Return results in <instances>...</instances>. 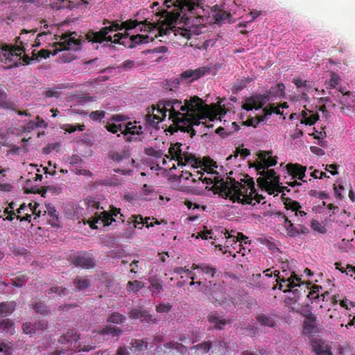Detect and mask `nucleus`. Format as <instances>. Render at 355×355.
<instances>
[{"mask_svg":"<svg viewBox=\"0 0 355 355\" xmlns=\"http://www.w3.org/2000/svg\"><path fill=\"white\" fill-rule=\"evenodd\" d=\"M73 284L76 288V291H80L89 288L91 285L90 280L80 276H77L73 279Z\"/></svg>","mask_w":355,"mask_h":355,"instance_id":"2f4dec72","label":"nucleus"},{"mask_svg":"<svg viewBox=\"0 0 355 355\" xmlns=\"http://www.w3.org/2000/svg\"><path fill=\"white\" fill-rule=\"evenodd\" d=\"M130 155L128 150H122L121 152H114L109 155V158L112 161L119 163L123 160H130Z\"/></svg>","mask_w":355,"mask_h":355,"instance_id":"473e14b6","label":"nucleus"},{"mask_svg":"<svg viewBox=\"0 0 355 355\" xmlns=\"http://www.w3.org/2000/svg\"><path fill=\"white\" fill-rule=\"evenodd\" d=\"M308 290V294L306 295L307 297H309L312 301H315L316 300L320 299L319 292L322 289V286L319 285H312L311 282H306L305 289Z\"/></svg>","mask_w":355,"mask_h":355,"instance_id":"cd10ccee","label":"nucleus"},{"mask_svg":"<svg viewBox=\"0 0 355 355\" xmlns=\"http://www.w3.org/2000/svg\"><path fill=\"white\" fill-rule=\"evenodd\" d=\"M209 73V68L207 67H202L195 69H187L181 73L180 76L182 79L187 80L190 78L191 81H193Z\"/></svg>","mask_w":355,"mask_h":355,"instance_id":"a211bd4d","label":"nucleus"},{"mask_svg":"<svg viewBox=\"0 0 355 355\" xmlns=\"http://www.w3.org/2000/svg\"><path fill=\"white\" fill-rule=\"evenodd\" d=\"M85 38L89 42L102 44L103 42L111 41L112 36L108 35L103 27L98 31L89 30L85 34Z\"/></svg>","mask_w":355,"mask_h":355,"instance_id":"dca6fc26","label":"nucleus"},{"mask_svg":"<svg viewBox=\"0 0 355 355\" xmlns=\"http://www.w3.org/2000/svg\"><path fill=\"white\" fill-rule=\"evenodd\" d=\"M12 321L9 318L0 320V329L11 335L15 333Z\"/></svg>","mask_w":355,"mask_h":355,"instance_id":"c9c22d12","label":"nucleus"},{"mask_svg":"<svg viewBox=\"0 0 355 355\" xmlns=\"http://www.w3.org/2000/svg\"><path fill=\"white\" fill-rule=\"evenodd\" d=\"M256 318L257 322L262 326L273 327L275 325V322L272 316L261 313L258 315Z\"/></svg>","mask_w":355,"mask_h":355,"instance_id":"72a5a7b5","label":"nucleus"},{"mask_svg":"<svg viewBox=\"0 0 355 355\" xmlns=\"http://www.w3.org/2000/svg\"><path fill=\"white\" fill-rule=\"evenodd\" d=\"M150 282L149 288L155 294H159L163 291V286L161 281L156 276H151L148 278Z\"/></svg>","mask_w":355,"mask_h":355,"instance_id":"7c9ffc66","label":"nucleus"},{"mask_svg":"<svg viewBox=\"0 0 355 355\" xmlns=\"http://www.w3.org/2000/svg\"><path fill=\"white\" fill-rule=\"evenodd\" d=\"M311 227L313 231L319 233L324 234L327 232V229L322 225L318 220L313 219L311 221Z\"/></svg>","mask_w":355,"mask_h":355,"instance_id":"09e8293b","label":"nucleus"},{"mask_svg":"<svg viewBox=\"0 0 355 355\" xmlns=\"http://www.w3.org/2000/svg\"><path fill=\"white\" fill-rule=\"evenodd\" d=\"M47 293L49 294L56 293L60 297H64L68 293V291L66 288L62 286H53L47 291Z\"/></svg>","mask_w":355,"mask_h":355,"instance_id":"de8ad7c7","label":"nucleus"},{"mask_svg":"<svg viewBox=\"0 0 355 355\" xmlns=\"http://www.w3.org/2000/svg\"><path fill=\"white\" fill-rule=\"evenodd\" d=\"M202 107V99L197 96L186 99L184 105H182L181 101L173 99L172 114H170V120L172 121L173 124L170 126H175L178 124L185 113L199 112Z\"/></svg>","mask_w":355,"mask_h":355,"instance_id":"39448f33","label":"nucleus"},{"mask_svg":"<svg viewBox=\"0 0 355 355\" xmlns=\"http://www.w3.org/2000/svg\"><path fill=\"white\" fill-rule=\"evenodd\" d=\"M123 127V125L122 124L116 125L114 123H107L105 125L106 130L108 132H112L113 134L116 133L119 130H121Z\"/></svg>","mask_w":355,"mask_h":355,"instance_id":"680f3d73","label":"nucleus"},{"mask_svg":"<svg viewBox=\"0 0 355 355\" xmlns=\"http://www.w3.org/2000/svg\"><path fill=\"white\" fill-rule=\"evenodd\" d=\"M201 116V113L198 112L185 113V115L179 121L178 124L175 126H169L167 131L171 132V134H173L180 130L181 132L189 133V136L193 137L196 133L193 127L194 125H199L200 123L205 124V123L200 122V119H205L206 118H202Z\"/></svg>","mask_w":355,"mask_h":355,"instance_id":"423d86ee","label":"nucleus"},{"mask_svg":"<svg viewBox=\"0 0 355 355\" xmlns=\"http://www.w3.org/2000/svg\"><path fill=\"white\" fill-rule=\"evenodd\" d=\"M80 340V336L75 329H70L63 334L59 339L61 344H69V349L75 348L76 345H78Z\"/></svg>","mask_w":355,"mask_h":355,"instance_id":"6ab92c4d","label":"nucleus"},{"mask_svg":"<svg viewBox=\"0 0 355 355\" xmlns=\"http://www.w3.org/2000/svg\"><path fill=\"white\" fill-rule=\"evenodd\" d=\"M208 297L215 306H221L227 301L223 288L216 284L210 289Z\"/></svg>","mask_w":355,"mask_h":355,"instance_id":"2eb2a0df","label":"nucleus"},{"mask_svg":"<svg viewBox=\"0 0 355 355\" xmlns=\"http://www.w3.org/2000/svg\"><path fill=\"white\" fill-rule=\"evenodd\" d=\"M71 261L75 266L87 270L94 268L96 264L93 255L87 252L71 255Z\"/></svg>","mask_w":355,"mask_h":355,"instance_id":"1a4fd4ad","label":"nucleus"},{"mask_svg":"<svg viewBox=\"0 0 355 355\" xmlns=\"http://www.w3.org/2000/svg\"><path fill=\"white\" fill-rule=\"evenodd\" d=\"M80 40L71 37V35H63L61 41L55 44L56 48L53 55H56L58 51L66 50H78L80 49Z\"/></svg>","mask_w":355,"mask_h":355,"instance_id":"f8f14e48","label":"nucleus"},{"mask_svg":"<svg viewBox=\"0 0 355 355\" xmlns=\"http://www.w3.org/2000/svg\"><path fill=\"white\" fill-rule=\"evenodd\" d=\"M16 308L15 302H6L0 303V315L8 316L10 315Z\"/></svg>","mask_w":355,"mask_h":355,"instance_id":"c756f323","label":"nucleus"},{"mask_svg":"<svg viewBox=\"0 0 355 355\" xmlns=\"http://www.w3.org/2000/svg\"><path fill=\"white\" fill-rule=\"evenodd\" d=\"M284 90L285 85L283 83H280L277 84L275 87H271L270 91L276 96H284L285 94Z\"/></svg>","mask_w":355,"mask_h":355,"instance_id":"8fccbe9b","label":"nucleus"},{"mask_svg":"<svg viewBox=\"0 0 355 355\" xmlns=\"http://www.w3.org/2000/svg\"><path fill=\"white\" fill-rule=\"evenodd\" d=\"M27 278L24 275L17 277L12 279V285L15 287L21 288L23 286Z\"/></svg>","mask_w":355,"mask_h":355,"instance_id":"0e129e2a","label":"nucleus"},{"mask_svg":"<svg viewBox=\"0 0 355 355\" xmlns=\"http://www.w3.org/2000/svg\"><path fill=\"white\" fill-rule=\"evenodd\" d=\"M144 152L147 155L155 158H161L164 155L163 152L161 150H156L153 147L145 148Z\"/></svg>","mask_w":355,"mask_h":355,"instance_id":"603ef678","label":"nucleus"},{"mask_svg":"<svg viewBox=\"0 0 355 355\" xmlns=\"http://www.w3.org/2000/svg\"><path fill=\"white\" fill-rule=\"evenodd\" d=\"M99 220H101L104 226H108L115 220L112 218V216L107 212L103 211L98 218H94L92 220L89 221L90 227L94 230L98 229V226L96 224L98 223Z\"/></svg>","mask_w":355,"mask_h":355,"instance_id":"5701e85b","label":"nucleus"},{"mask_svg":"<svg viewBox=\"0 0 355 355\" xmlns=\"http://www.w3.org/2000/svg\"><path fill=\"white\" fill-rule=\"evenodd\" d=\"M286 170L288 173L293 177V178H297L302 181L305 182L303 178L305 176L306 167L303 166L299 164H288L286 165Z\"/></svg>","mask_w":355,"mask_h":355,"instance_id":"aec40b11","label":"nucleus"},{"mask_svg":"<svg viewBox=\"0 0 355 355\" xmlns=\"http://www.w3.org/2000/svg\"><path fill=\"white\" fill-rule=\"evenodd\" d=\"M319 119V115L318 113L313 114L310 116H308L306 119H302L301 123L305 125H314L317 121Z\"/></svg>","mask_w":355,"mask_h":355,"instance_id":"13d9d810","label":"nucleus"},{"mask_svg":"<svg viewBox=\"0 0 355 355\" xmlns=\"http://www.w3.org/2000/svg\"><path fill=\"white\" fill-rule=\"evenodd\" d=\"M105 112L103 110L92 111L89 114V119L95 122H100L105 117Z\"/></svg>","mask_w":355,"mask_h":355,"instance_id":"49530a36","label":"nucleus"},{"mask_svg":"<svg viewBox=\"0 0 355 355\" xmlns=\"http://www.w3.org/2000/svg\"><path fill=\"white\" fill-rule=\"evenodd\" d=\"M216 183L220 185L216 184L214 189L219 190L220 196L225 199L229 198L233 202L242 204H251L253 199L260 202L257 198L259 195L256 191L254 180L248 175L246 179H241V182L230 177H227L225 180L217 178Z\"/></svg>","mask_w":355,"mask_h":355,"instance_id":"f03ea898","label":"nucleus"},{"mask_svg":"<svg viewBox=\"0 0 355 355\" xmlns=\"http://www.w3.org/2000/svg\"><path fill=\"white\" fill-rule=\"evenodd\" d=\"M182 144L176 142L171 144L168 149L169 155H166L167 158L171 157L178 162V166L191 164L195 168H202L209 174L218 175V173L213 168H217L216 163L209 157H205L203 160L196 158L194 155L187 151H183L181 148Z\"/></svg>","mask_w":355,"mask_h":355,"instance_id":"7ed1b4c3","label":"nucleus"},{"mask_svg":"<svg viewBox=\"0 0 355 355\" xmlns=\"http://www.w3.org/2000/svg\"><path fill=\"white\" fill-rule=\"evenodd\" d=\"M22 330L24 333L26 334H33L35 333V329H34L33 323L25 322L22 324Z\"/></svg>","mask_w":355,"mask_h":355,"instance_id":"69168bd1","label":"nucleus"},{"mask_svg":"<svg viewBox=\"0 0 355 355\" xmlns=\"http://www.w3.org/2000/svg\"><path fill=\"white\" fill-rule=\"evenodd\" d=\"M12 351V344L10 342H0V352H4L6 355L11 354Z\"/></svg>","mask_w":355,"mask_h":355,"instance_id":"6e6d98bb","label":"nucleus"},{"mask_svg":"<svg viewBox=\"0 0 355 355\" xmlns=\"http://www.w3.org/2000/svg\"><path fill=\"white\" fill-rule=\"evenodd\" d=\"M144 286V284L141 282L135 280L133 282L129 281L127 284L126 290L128 292H132L134 293H137L139 290H140Z\"/></svg>","mask_w":355,"mask_h":355,"instance_id":"37998d69","label":"nucleus"},{"mask_svg":"<svg viewBox=\"0 0 355 355\" xmlns=\"http://www.w3.org/2000/svg\"><path fill=\"white\" fill-rule=\"evenodd\" d=\"M304 320L303 322L304 330L308 334L316 333V316L312 313L304 314Z\"/></svg>","mask_w":355,"mask_h":355,"instance_id":"4be33fe9","label":"nucleus"},{"mask_svg":"<svg viewBox=\"0 0 355 355\" xmlns=\"http://www.w3.org/2000/svg\"><path fill=\"white\" fill-rule=\"evenodd\" d=\"M239 155L243 157V159H244L245 157L250 155V151L247 148H243L241 146H239L236 148L234 154L230 155L227 158V161L231 160L233 157L236 158L239 156Z\"/></svg>","mask_w":355,"mask_h":355,"instance_id":"79ce46f5","label":"nucleus"},{"mask_svg":"<svg viewBox=\"0 0 355 355\" xmlns=\"http://www.w3.org/2000/svg\"><path fill=\"white\" fill-rule=\"evenodd\" d=\"M297 222L299 223H297L295 225L289 218H285L284 228L286 236L294 238L300 234H307L309 233L308 227L302 224V220L298 219Z\"/></svg>","mask_w":355,"mask_h":355,"instance_id":"ddd939ff","label":"nucleus"},{"mask_svg":"<svg viewBox=\"0 0 355 355\" xmlns=\"http://www.w3.org/2000/svg\"><path fill=\"white\" fill-rule=\"evenodd\" d=\"M23 52H25V48L23 46L1 44L0 45V62L8 64L10 67H17V61L14 60V58H19Z\"/></svg>","mask_w":355,"mask_h":355,"instance_id":"0eeeda50","label":"nucleus"},{"mask_svg":"<svg viewBox=\"0 0 355 355\" xmlns=\"http://www.w3.org/2000/svg\"><path fill=\"white\" fill-rule=\"evenodd\" d=\"M173 108V99L164 100L157 104V113L162 114L164 118H166V113L168 112V119H170V114H172Z\"/></svg>","mask_w":355,"mask_h":355,"instance_id":"a878e982","label":"nucleus"},{"mask_svg":"<svg viewBox=\"0 0 355 355\" xmlns=\"http://www.w3.org/2000/svg\"><path fill=\"white\" fill-rule=\"evenodd\" d=\"M208 321L215 324V328L222 329L226 325L227 321L223 318L216 311L211 312L208 315Z\"/></svg>","mask_w":355,"mask_h":355,"instance_id":"bb28decb","label":"nucleus"},{"mask_svg":"<svg viewBox=\"0 0 355 355\" xmlns=\"http://www.w3.org/2000/svg\"><path fill=\"white\" fill-rule=\"evenodd\" d=\"M33 326L35 331L37 330L44 331L48 328V322L45 320H42L33 323Z\"/></svg>","mask_w":355,"mask_h":355,"instance_id":"774afa93","label":"nucleus"},{"mask_svg":"<svg viewBox=\"0 0 355 355\" xmlns=\"http://www.w3.org/2000/svg\"><path fill=\"white\" fill-rule=\"evenodd\" d=\"M103 24L105 26L104 28L108 35L110 33L123 30V22L119 20L110 21L107 19H104Z\"/></svg>","mask_w":355,"mask_h":355,"instance_id":"c85d7f7f","label":"nucleus"},{"mask_svg":"<svg viewBox=\"0 0 355 355\" xmlns=\"http://www.w3.org/2000/svg\"><path fill=\"white\" fill-rule=\"evenodd\" d=\"M312 352L316 355H333L329 345L323 340L313 338L310 341Z\"/></svg>","mask_w":355,"mask_h":355,"instance_id":"f3484780","label":"nucleus"},{"mask_svg":"<svg viewBox=\"0 0 355 355\" xmlns=\"http://www.w3.org/2000/svg\"><path fill=\"white\" fill-rule=\"evenodd\" d=\"M285 191L287 192H290L291 189H288L287 187L281 186L279 182V183H277V185L275 187L270 189V191L268 192V193L274 194L275 192L284 193V192Z\"/></svg>","mask_w":355,"mask_h":355,"instance_id":"052dcab7","label":"nucleus"},{"mask_svg":"<svg viewBox=\"0 0 355 355\" xmlns=\"http://www.w3.org/2000/svg\"><path fill=\"white\" fill-rule=\"evenodd\" d=\"M274 276L277 277L276 281L278 284L276 285L273 288L275 289L277 288L279 290H282L284 284H286L285 285L286 289L283 290L284 293L286 292H292L293 297H288L286 299V303L287 304H295L297 302L300 295H302L301 291L303 290L304 294H306V283L302 282L301 279L297 277L294 272L292 273L290 277L285 278L284 276L281 277L279 275L280 272L278 270H275Z\"/></svg>","mask_w":355,"mask_h":355,"instance_id":"20e7f679","label":"nucleus"},{"mask_svg":"<svg viewBox=\"0 0 355 355\" xmlns=\"http://www.w3.org/2000/svg\"><path fill=\"white\" fill-rule=\"evenodd\" d=\"M281 198L284 202V205H285V208L287 210L294 211L295 216H297V211H300V209L302 208L301 205L297 201L293 200L288 197H286L285 193L282 194Z\"/></svg>","mask_w":355,"mask_h":355,"instance_id":"393cba45","label":"nucleus"},{"mask_svg":"<svg viewBox=\"0 0 355 355\" xmlns=\"http://www.w3.org/2000/svg\"><path fill=\"white\" fill-rule=\"evenodd\" d=\"M270 151H260L258 154L259 160L250 165V167L255 168L257 172L261 169H267L270 166H275L277 163V157H272Z\"/></svg>","mask_w":355,"mask_h":355,"instance_id":"9d476101","label":"nucleus"},{"mask_svg":"<svg viewBox=\"0 0 355 355\" xmlns=\"http://www.w3.org/2000/svg\"><path fill=\"white\" fill-rule=\"evenodd\" d=\"M202 110H200L202 118H208L210 121H214L218 116L225 114V107L216 104L207 105L202 100Z\"/></svg>","mask_w":355,"mask_h":355,"instance_id":"9b49d317","label":"nucleus"},{"mask_svg":"<svg viewBox=\"0 0 355 355\" xmlns=\"http://www.w3.org/2000/svg\"><path fill=\"white\" fill-rule=\"evenodd\" d=\"M129 317L131 319H140L141 322H148L152 321L151 315L146 310L141 309H133L129 313Z\"/></svg>","mask_w":355,"mask_h":355,"instance_id":"b1692460","label":"nucleus"},{"mask_svg":"<svg viewBox=\"0 0 355 355\" xmlns=\"http://www.w3.org/2000/svg\"><path fill=\"white\" fill-rule=\"evenodd\" d=\"M227 348V343L223 340H216L212 347V352L215 354H224Z\"/></svg>","mask_w":355,"mask_h":355,"instance_id":"58836bf2","label":"nucleus"},{"mask_svg":"<svg viewBox=\"0 0 355 355\" xmlns=\"http://www.w3.org/2000/svg\"><path fill=\"white\" fill-rule=\"evenodd\" d=\"M95 343H93L92 342L89 341H81L80 340L78 345H75V348L77 349L78 351H83V352H89L92 349H94L96 348Z\"/></svg>","mask_w":355,"mask_h":355,"instance_id":"a19ab883","label":"nucleus"},{"mask_svg":"<svg viewBox=\"0 0 355 355\" xmlns=\"http://www.w3.org/2000/svg\"><path fill=\"white\" fill-rule=\"evenodd\" d=\"M261 175L257 178V182L259 187L268 192L270 191V189L275 187L277 183L279 182V177L276 175V172L274 169H261L260 172H257Z\"/></svg>","mask_w":355,"mask_h":355,"instance_id":"6e6552de","label":"nucleus"},{"mask_svg":"<svg viewBox=\"0 0 355 355\" xmlns=\"http://www.w3.org/2000/svg\"><path fill=\"white\" fill-rule=\"evenodd\" d=\"M149 42V36L148 35H135L130 37L127 42H123L122 45L128 49H133L137 45L146 44Z\"/></svg>","mask_w":355,"mask_h":355,"instance_id":"412c9836","label":"nucleus"},{"mask_svg":"<svg viewBox=\"0 0 355 355\" xmlns=\"http://www.w3.org/2000/svg\"><path fill=\"white\" fill-rule=\"evenodd\" d=\"M200 270L205 275L214 277L216 274V270L215 268L211 267L206 263H200Z\"/></svg>","mask_w":355,"mask_h":355,"instance_id":"3c124183","label":"nucleus"},{"mask_svg":"<svg viewBox=\"0 0 355 355\" xmlns=\"http://www.w3.org/2000/svg\"><path fill=\"white\" fill-rule=\"evenodd\" d=\"M85 128L84 125H71V124H65L64 125V130L69 133H73L76 131H83Z\"/></svg>","mask_w":355,"mask_h":355,"instance_id":"864d4df0","label":"nucleus"},{"mask_svg":"<svg viewBox=\"0 0 355 355\" xmlns=\"http://www.w3.org/2000/svg\"><path fill=\"white\" fill-rule=\"evenodd\" d=\"M211 348V343L209 341L203 342L202 343L196 345L191 347V349H202L204 352H207Z\"/></svg>","mask_w":355,"mask_h":355,"instance_id":"bf43d9fd","label":"nucleus"},{"mask_svg":"<svg viewBox=\"0 0 355 355\" xmlns=\"http://www.w3.org/2000/svg\"><path fill=\"white\" fill-rule=\"evenodd\" d=\"M34 311L42 315H47L49 313V309L46 304L42 302L35 301L32 304Z\"/></svg>","mask_w":355,"mask_h":355,"instance_id":"ea45409f","label":"nucleus"},{"mask_svg":"<svg viewBox=\"0 0 355 355\" xmlns=\"http://www.w3.org/2000/svg\"><path fill=\"white\" fill-rule=\"evenodd\" d=\"M217 178H221L218 175H216L213 178H202L201 181H202V183H205L206 184H214V185H213V187L211 188H208L207 187H206V189H208V190L215 191L216 193H218L220 194V191L218 190V189H214V186L216 184V185H220L219 183H218V184L216 183V179H217Z\"/></svg>","mask_w":355,"mask_h":355,"instance_id":"a18cd8bd","label":"nucleus"},{"mask_svg":"<svg viewBox=\"0 0 355 355\" xmlns=\"http://www.w3.org/2000/svg\"><path fill=\"white\" fill-rule=\"evenodd\" d=\"M132 219L130 223H134L135 228L142 229L144 227V218L141 215H133L130 218Z\"/></svg>","mask_w":355,"mask_h":355,"instance_id":"5fc2aeb1","label":"nucleus"},{"mask_svg":"<svg viewBox=\"0 0 355 355\" xmlns=\"http://www.w3.org/2000/svg\"><path fill=\"white\" fill-rule=\"evenodd\" d=\"M164 6L166 8L157 12L162 21H153L145 18L139 21L138 19H128L123 22V29L125 31L135 28L138 25H143L141 31L153 32L158 31L155 37L168 35L174 24L178 19L187 21L189 17H197L200 16V11L202 9V3L200 0H165Z\"/></svg>","mask_w":355,"mask_h":355,"instance_id":"f257e3e1","label":"nucleus"},{"mask_svg":"<svg viewBox=\"0 0 355 355\" xmlns=\"http://www.w3.org/2000/svg\"><path fill=\"white\" fill-rule=\"evenodd\" d=\"M125 320V317L118 312L112 313L107 319L108 322L114 324H122Z\"/></svg>","mask_w":355,"mask_h":355,"instance_id":"c03bdc74","label":"nucleus"},{"mask_svg":"<svg viewBox=\"0 0 355 355\" xmlns=\"http://www.w3.org/2000/svg\"><path fill=\"white\" fill-rule=\"evenodd\" d=\"M135 67H136L135 62L130 60H125L118 67L119 69H124L126 71H130Z\"/></svg>","mask_w":355,"mask_h":355,"instance_id":"e2e57ef3","label":"nucleus"},{"mask_svg":"<svg viewBox=\"0 0 355 355\" xmlns=\"http://www.w3.org/2000/svg\"><path fill=\"white\" fill-rule=\"evenodd\" d=\"M122 331V329L119 327L109 325H106L101 329V333L103 334L110 335L112 337L119 336Z\"/></svg>","mask_w":355,"mask_h":355,"instance_id":"e433bc0d","label":"nucleus"},{"mask_svg":"<svg viewBox=\"0 0 355 355\" xmlns=\"http://www.w3.org/2000/svg\"><path fill=\"white\" fill-rule=\"evenodd\" d=\"M309 196H311L312 197H315V198H318L321 200L327 199L329 198L328 194L326 193L325 192H324V191L318 192L317 190H314V189L310 190L309 192Z\"/></svg>","mask_w":355,"mask_h":355,"instance_id":"338daca9","label":"nucleus"},{"mask_svg":"<svg viewBox=\"0 0 355 355\" xmlns=\"http://www.w3.org/2000/svg\"><path fill=\"white\" fill-rule=\"evenodd\" d=\"M268 97V94H257L246 98L242 108L246 111H251L253 109L259 110L266 104Z\"/></svg>","mask_w":355,"mask_h":355,"instance_id":"4468645a","label":"nucleus"},{"mask_svg":"<svg viewBox=\"0 0 355 355\" xmlns=\"http://www.w3.org/2000/svg\"><path fill=\"white\" fill-rule=\"evenodd\" d=\"M165 118L161 114V116L158 114H152L150 112L146 115V122L148 125L155 127L160 121H163Z\"/></svg>","mask_w":355,"mask_h":355,"instance_id":"f704fd0d","label":"nucleus"},{"mask_svg":"<svg viewBox=\"0 0 355 355\" xmlns=\"http://www.w3.org/2000/svg\"><path fill=\"white\" fill-rule=\"evenodd\" d=\"M340 77L334 72L331 73V78L329 80V86L330 89H334L338 85ZM329 89V87H327Z\"/></svg>","mask_w":355,"mask_h":355,"instance_id":"4d7b16f0","label":"nucleus"},{"mask_svg":"<svg viewBox=\"0 0 355 355\" xmlns=\"http://www.w3.org/2000/svg\"><path fill=\"white\" fill-rule=\"evenodd\" d=\"M45 213L49 216V223L52 226H56L57 223H58V214L57 210L53 207L49 206L46 207V211H45Z\"/></svg>","mask_w":355,"mask_h":355,"instance_id":"4c0bfd02","label":"nucleus"}]
</instances>
